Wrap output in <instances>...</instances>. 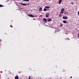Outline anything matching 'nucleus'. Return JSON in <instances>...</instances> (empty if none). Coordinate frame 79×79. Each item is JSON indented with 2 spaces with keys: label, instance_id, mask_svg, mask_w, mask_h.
<instances>
[{
  "label": "nucleus",
  "instance_id": "obj_1",
  "mask_svg": "<svg viewBox=\"0 0 79 79\" xmlns=\"http://www.w3.org/2000/svg\"><path fill=\"white\" fill-rule=\"evenodd\" d=\"M64 9L63 8L61 9V11L60 12V13L61 14H63L64 12Z\"/></svg>",
  "mask_w": 79,
  "mask_h": 79
},
{
  "label": "nucleus",
  "instance_id": "obj_2",
  "mask_svg": "<svg viewBox=\"0 0 79 79\" xmlns=\"http://www.w3.org/2000/svg\"><path fill=\"white\" fill-rule=\"evenodd\" d=\"M62 19H68V17L67 16H64L62 17Z\"/></svg>",
  "mask_w": 79,
  "mask_h": 79
},
{
  "label": "nucleus",
  "instance_id": "obj_3",
  "mask_svg": "<svg viewBox=\"0 0 79 79\" xmlns=\"http://www.w3.org/2000/svg\"><path fill=\"white\" fill-rule=\"evenodd\" d=\"M43 22L44 23H47V19L45 18L43 19Z\"/></svg>",
  "mask_w": 79,
  "mask_h": 79
},
{
  "label": "nucleus",
  "instance_id": "obj_4",
  "mask_svg": "<svg viewBox=\"0 0 79 79\" xmlns=\"http://www.w3.org/2000/svg\"><path fill=\"white\" fill-rule=\"evenodd\" d=\"M20 4L22 5H23V6H26V5H27L26 4H24L23 3H20Z\"/></svg>",
  "mask_w": 79,
  "mask_h": 79
},
{
  "label": "nucleus",
  "instance_id": "obj_5",
  "mask_svg": "<svg viewBox=\"0 0 79 79\" xmlns=\"http://www.w3.org/2000/svg\"><path fill=\"white\" fill-rule=\"evenodd\" d=\"M29 17H32V18H34V16L32 15H28Z\"/></svg>",
  "mask_w": 79,
  "mask_h": 79
},
{
  "label": "nucleus",
  "instance_id": "obj_6",
  "mask_svg": "<svg viewBox=\"0 0 79 79\" xmlns=\"http://www.w3.org/2000/svg\"><path fill=\"white\" fill-rule=\"evenodd\" d=\"M49 15V14L48 13H47L46 15V18H48V17Z\"/></svg>",
  "mask_w": 79,
  "mask_h": 79
},
{
  "label": "nucleus",
  "instance_id": "obj_7",
  "mask_svg": "<svg viewBox=\"0 0 79 79\" xmlns=\"http://www.w3.org/2000/svg\"><path fill=\"white\" fill-rule=\"evenodd\" d=\"M52 21V19H48V22H50Z\"/></svg>",
  "mask_w": 79,
  "mask_h": 79
},
{
  "label": "nucleus",
  "instance_id": "obj_8",
  "mask_svg": "<svg viewBox=\"0 0 79 79\" xmlns=\"http://www.w3.org/2000/svg\"><path fill=\"white\" fill-rule=\"evenodd\" d=\"M45 8H47V9H48L50 8V7L49 6H45Z\"/></svg>",
  "mask_w": 79,
  "mask_h": 79
},
{
  "label": "nucleus",
  "instance_id": "obj_9",
  "mask_svg": "<svg viewBox=\"0 0 79 79\" xmlns=\"http://www.w3.org/2000/svg\"><path fill=\"white\" fill-rule=\"evenodd\" d=\"M39 11H42V7L40 8Z\"/></svg>",
  "mask_w": 79,
  "mask_h": 79
},
{
  "label": "nucleus",
  "instance_id": "obj_10",
  "mask_svg": "<svg viewBox=\"0 0 79 79\" xmlns=\"http://www.w3.org/2000/svg\"><path fill=\"white\" fill-rule=\"evenodd\" d=\"M63 23H64V24H66L67 23V22H66V20H64L63 21Z\"/></svg>",
  "mask_w": 79,
  "mask_h": 79
},
{
  "label": "nucleus",
  "instance_id": "obj_11",
  "mask_svg": "<svg viewBox=\"0 0 79 79\" xmlns=\"http://www.w3.org/2000/svg\"><path fill=\"white\" fill-rule=\"evenodd\" d=\"M15 79H19V77H18V76H16L15 77Z\"/></svg>",
  "mask_w": 79,
  "mask_h": 79
},
{
  "label": "nucleus",
  "instance_id": "obj_12",
  "mask_svg": "<svg viewBox=\"0 0 79 79\" xmlns=\"http://www.w3.org/2000/svg\"><path fill=\"white\" fill-rule=\"evenodd\" d=\"M62 2V0H59V4H60Z\"/></svg>",
  "mask_w": 79,
  "mask_h": 79
},
{
  "label": "nucleus",
  "instance_id": "obj_13",
  "mask_svg": "<svg viewBox=\"0 0 79 79\" xmlns=\"http://www.w3.org/2000/svg\"><path fill=\"white\" fill-rule=\"evenodd\" d=\"M59 18H61L62 17V15L61 14H60L59 15Z\"/></svg>",
  "mask_w": 79,
  "mask_h": 79
},
{
  "label": "nucleus",
  "instance_id": "obj_14",
  "mask_svg": "<svg viewBox=\"0 0 79 79\" xmlns=\"http://www.w3.org/2000/svg\"><path fill=\"white\" fill-rule=\"evenodd\" d=\"M3 6H4L0 4V7H3Z\"/></svg>",
  "mask_w": 79,
  "mask_h": 79
},
{
  "label": "nucleus",
  "instance_id": "obj_15",
  "mask_svg": "<svg viewBox=\"0 0 79 79\" xmlns=\"http://www.w3.org/2000/svg\"><path fill=\"white\" fill-rule=\"evenodd\" d=\"M23 1H25L26 2H29V0H23Z\"/></svg>",
  "mask_w": 79,
  "mask_h": 79
},
{
  "label": "nucleus",
  "instance_id": "obj_16",
  "mask_svg": "<svg viewBox=\"0 0 79 79\" xmlns=\"http://www.w3.org/2000/svg\"><path fill=\"white\" fill-rule=\"evenodd\" d=\"M47 10V9L46 8H44V11H45Z\"/></svg>",
  "mask_w": 79,
  "mask_h": 79
},
{
  "label": "nucleus",
  "instance_id": "obj_17",
  "mask_svg": "<svg viewBox=\"0 0 79 79\" xmlns=\"http://www.w3.org/2000/svg\"><path fill=\"white\" fill-rule=\"evenodd\" d=\"M60 27H62V26H63V24H61L60 25Z\"/></svg>",
  "mask_w": 79,
  "mask_h": 79
},
{
  "label": "nucleus",
  "instance_id": "obj_18",
  "mask_svg": "<svg viewBox=\"0 0 79 79\" xmlns=\"http://www.w3.org/2000/svg\"><path fill=\"white\" fill-rule=\"evenodd\" d=\"M29 79H31V76H29Z\"/></svg>",
  "mask_w": 79,
  "mask_h": 79
},
{
  "label": "nucleus",
  "instance_id": "obj_19",
  "mask_svg": "<svg viewBox=\"0 0 79 79\" xmlns=\"http://www.w3.org/2000/svg\"><path fill=\"white\" fill-rule=\"evenodd\" d=\"M78 15H79V11H78Z\"/></svg>",
  "mask_w": 79,
  "mask_h": 79
},
{
  "label": "nucleus",
  "instance_id": "obj_20",
  "mask_svg": "<svg viewBox=\"0 0 79 79\" xmlns=\"http://www.w3.org/2000/svg\"><path fill=\"white\" fill-rule=\"evenodd\" d=\"M78 36L79 37V34H78Z\"/></svg>",
  "mask_w": 79,
  "mask_h": 79
},
{
  "label": "nucleus",
  "instance_id": "obj_21",
  "mask_svg": "<svg viewBox=\"0 0 79 79\" xmlns=\"http://www.w3.org/2000/svg\"><path fill=\"white\" fill-rule=\"evenodd\" d=\"M70 78H72V76L70 77Z\"/></svg>",
  "mask_w": 79,
  "mask_h": 79
},
{
  "label": "nucleus",
  "instance_id": "obj_22",
  "mask_svg": "<svg viewBox=\"0 0 79 79\" xmlns=\"http://www.w3.org/2000/svg\"><path fill=\"white\" fill-rule=\"evenodd\" d=\"M35 19H33V20H35Z\"/></svg>",
  "mask_w": 79,
  "mask_h": 79
},
{
  "label": "nucleus",
  "instance_id": "obj_23",
  "mask_svg": "<svg viewBox=\"0 0 79 79\" xmlns=\"http://www.w3.org/2000/svg\"><path fill=\"white\" fill-rule=\"evenodd\" d=\"M68 39H69V38H68Z\"/></svg>",
  "mask_w": 79,
  "mask_h": 79
},
{
  "label": "nucleus",
  "instance_id": "obj_24",
  "mask_svg": "<svg viewBox=\"0 0 79 79\" xmlns=\"http://www.w3.org/2000/svg\"><path fill=\"white\" fill-rule=\"evenodd\" d=\"M72 3V4H73V3Z\"/></svg>",
  "mask_w": 79,
  "mask_h": 79
},
{
  "label": "nucleus",
  "instance_id": "obj_25",
  "mask_svg": "<svg viewBox=\"0 0 79 79\" xmlns=\"http://www.w3.org/2000/svg\"><path fill=\"white\" fill-rule=\"evenodd\" d=\"M49 0V1H50V0Z\"/></svg>",
  "mask_w": 79,
  "mask_h": 79
}]
</instances>
